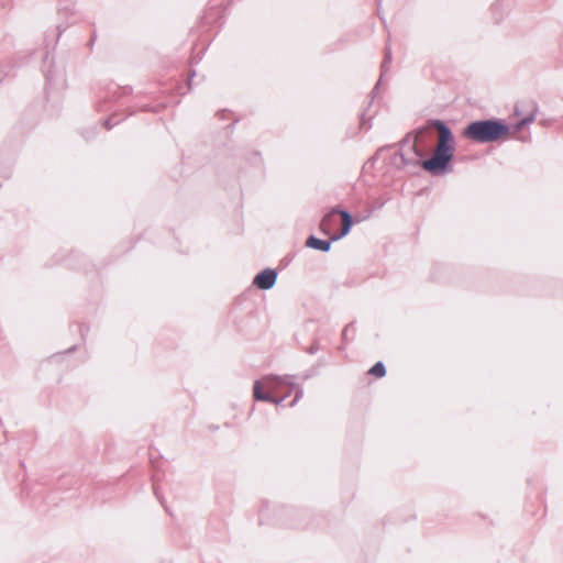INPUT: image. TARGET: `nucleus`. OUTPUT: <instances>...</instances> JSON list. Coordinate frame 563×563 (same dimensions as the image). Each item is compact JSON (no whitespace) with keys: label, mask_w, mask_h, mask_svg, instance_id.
I'll use <instances>...</instances> for the list:
<instances>
[{"label":"nucleus","mask_w":563,"mask_h":563,"mask_svg":"<svg viewBox=\"0 0 563 563\" xmlns=\"http://www.w3.org/2000/svg\"><path fill=\"white\" fill-rule=\"evenodd\" d=\"M368 374L378 378L384 377L386 374L384 364L380 362L376 363L374 366L369 368Z\"/></svg>","instance_id":"nucleus-7"},{"label":"nucleus","mask_w":563,"mask_h":563,"mask_svg":"<svg viewBox=\"0 0 563 563\" xmlns=\"http://www.w3.org/2000/svg\"><path fill=\"white\" fill-rule=\"evenodd\" d=\"M508 133L507 125L497 121L485 120L470 123L464 129L463 136L477 143H488L504 139Z\"/></svg>","instance_id":"nucleus-2"},{"label":"nucleus","mask_w":563,"mask_h":563,"mask_svg":"<svg viewBox=\"0 0 563 563\" xmlns=\"http://www.w3.org/2000/svg\"><path fill=\"white\" fill-rule=\"evenodd\" d=\"M306 245L309 247H312V249H317V250L327 252L330 250L331 243L329 241H324V240L317 239L314 236H310L307 240Z\"/></svg>","instance_id":"nucleus-6"},{"label":"nucleus","mask_w":563,"mask_h":563,"mask_svg":"<svg viewBox=\"0 0 563 563\" xmlns=\"http://www.w3.org/2000/svg\"><path fill=\"white\" fill-rule=\"evenodd\" d=\"M276 282V273L273 269H265L254 278V285L260 289H269Z\"/></svg>","instance_id":"nucleus-5"},{"label":"nucleus","mask_w":563,"mask_h":563,"mask_svg":"<svg viewBox=\"0 0 563 563\" xmlns=\"http://www.w3.org/2000/svg\"><path fill=\"white\" fill-rule=\"evenodd\" d=\"M534 114H536V108H534V106H533V104H531V106H530V111H529V113H528V117H527V118H525V119H522V121H521V123H520V124L522 125V124H525V123H527V122L532 121V120H533V118H534Z\"/></svg>","instance_id":"nucleus-8"},{"label":"nucleus","mask_w":563,"mask_h":563,"mask_svg":"<svg viewBox=\"0 0 563 563\" xmlns=\"http://www.w3.org/2000/svg\"><path fill=\"white\" fill-rule=\"evenodd\" d=\"M438 131V143L433 155L422 162V167L431 174L445 172L454 154V139L450 129L441 121L432 122Z\"/></svg>","instance_id":"nucleus-1"},{"label":"nucleus","mask_w":563,"mask_h":563,"mask_svg":"<svg viewBox=\"0 0 563 563\" xmlns=\"http://www.w3.org/2000/svg\"><path fill=\"white\" fill-rule=\"evenodd\" d=\"M288 387L285 378L265 377L254 384V397L257 400L276 401L275 395Z\"/></svg>","instance_id":"nucleus-3"},{"label":"nucleus","mask_w":563,"mask_h":563,"mask_svg":"<svg viewBox=\"0 0 563 563\" xmlns=\"http://www.w3.org/2000/svg\"><path fill=\"white\" fill-rule=\"evenodd\" d=\"M336 214H339L341 217L342 228H341L340 233L331 235V240H339V239L345 236L350 232V229L353 223L352 218L349 212L332 210L331 212H329L328 214H325L323 217V219L321 220V223H320V229L324 234H327V235L331 234Z\"/></svg>","instance_id":"nucleus-4"}]
</instances>
